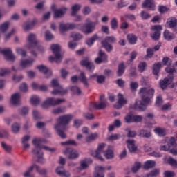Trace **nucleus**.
<instances>
[{"instance_id":"1","label":"nucleus","mask_w":177,"mask_h":177,"mask_svg":"<svg viewBox=\"0 0 177 177\" xmlns=\"http://www.w3.org/2000/svg\"><path fill=\"white\" fill-rule=\"evenodd\" d=\"M97 23L93 22L89 19L86 20V24L84 26L82 24H75V23H67V24H61L59 25V30L61 34L66 32L70 30H78L82 31L85 35H89L92 34L95 30H96V25Z\"/></svg>"},{"instance_id":"2","label":"nucleus","mask_w":177,"mask_h":177,"mask_svg":"<svg viewBox=\"0 0 177 177\" xmlns=\"http://www.w3.org/2000/svg\"><path fill=\"white\" fill-rule=\"evenodd\" d=\"M138 95L141 96L142 101L136 100L133 109L140 111H145L147 104L151 103V99L154 96V88L147 89L145 87L141 88L138 91Z\"/></svg>"},{"instance_id":"3","label":"nucleus","mask_w":177,"mask_h":177,"mask_svg":"<svg viewBox=\"0 0 177 177\" xmlns=\"http://www.w3.org/2000/svg\"><path fill=\"white\" fill-rule=\"evenodd\" d=\"M32 143L35 147V149H32V153L37 156V162H39V164H45L46 162L45 158H44V152L41 151L42 149L50 153L56 151L55 148H50L42 145V143H46V140L45 139H33Z\"/></svg>"},{"instance_id":"4","label":"nucleus","mask_w":177,"mask_h":177,"mask_svg":"<svg viewBox=\"0 0 177 177\" xmlns=\"http://www.w3.org/2000/svg\"><path fill=\"white\" fill-rule=\"evenodd\" d=\"M51 86L53 88H55L53 91H51V95H61L62 96H64V95H67L68 90L63 89V87L60 86L59 84V81L57 79H53L51 80Z\"/></svg>"},{"instance_id":"5","label":"nucleus","mask_w":177,"mask_h":177,"mask_svg":"<svg viewBox=\"0 0 177 177\" xmlns=\"http://www.w3.org/2000/svg\"><path fill=\"white\" fill-rule=\"evenodd\" d=\"M117 42V38L114 36H106L104 39L101 41L102 48L105 49L109 53L113 52V45L111 44H115Z\"/></svg>"},{"instance_id":"6","label":"nucleus","mask_w":177,"mask_h":177,"mask_svg":"<svg viewBox=\"0 0 177 177\" xmlns=\"http://www.w3.org/2000/svg\"><path fill=\"white\" fill-rule=\"evenodd\" d=\"M65 102L66 100L64 99L48 97L41 104V107L43 109H48V107H50V106H57L58 104H62V103H64Z\"/></svg>"},{"instance_id":"7","label":"nucleus","mask_w":177,"mask_h":177,"mask_svg":"<svg viewBox=\"0 0 177 177\" xmlns=\"http://www.w3.org/2000/svg\"><path fill=\"white\" fill-rule=\"evenodd\" d=\"M74 116L71 114H66L59 116L57 118L58 123L55 124L57 127H62L64 129L67 128V125L70 124Z\"/></svg>"},{"instance_id":"8","label":"nucleus","mask_w":177,"mask_h":177,"mask_svg":"<svg viewBox=\"0 0 177 177\" xmlns=\"http://www.w3.org/2000/svg\"><path fill=\"white\" fill-rule=\"evenodd\" d=\"M63 153L68 157V160H77L80 157L78 151L73 147L66 148Z\"/></svg>"},{"instance_id":"9","label":"nucleus","mask_w":177,"mask_h":177,"mask_svg":"<svg viewBox=\"0 0 177 177\" xmlns=\"http://www.w3.org/2000/svg\"><path fill=\"white\" fill-rule=\"evenodd\" d=\"M153 32L150 37L153 41H158L161 37V31H162V26L161 25H154L151 28Z\"/></svg>"},{"instance_id":"10","label":"nucleus","mask_w":177,"mask_h":177,"mask_svg":"<svg viewBox=\"0 0 177 177\" xmlns=\"http://www.w3.org/2000/svg\"><path fill=\"white\" fill-rule=\"evenodd\" d=\"M50 49L53 55L55 56L56 63L57 64L61 63L62 59H63V57H62V54L60 53L62 52V48H60V45L52 44L50 46Z\"/></svg>"},{"instance_id":"11","label":"nucleus","mask_w":177,"mask_h":177,"mask_svg":"<svg viewBox=\"0 0 177 177\" xmlns=\"http://www.w3.org/2000/svg\"><path fill=\"white\" fill-rule=\"evenodd\" d=\"M104 147H106V144L104 143H101L98 145L97 150L94 151L92 153V156L95 157L96 158H98L100 161H104V158L102 157V153H104Z\"/></svg>"},{"instance_id":"12","label":"nucleus","mask_w":177,"mask_h":177,"mask_svg":"<svg viewBox=\"0 0 177 177\" xmlns=\"http://www.w3.org/2000/svg\"><path fill=\"white\" fill-rule=\"evenodd\" d=\"M27 41L28 45L26 47L28 49H32V48H35V46H38V43L39 42L37 40V36L35 34L33 33H31L28 36Z\"/></svg>"},{"instance_id":"13","label":"nucleus","mask_w":177,"mask_h":177,"mask_svg":"<svg viewBox=\"0 0 177 177\" xmlns=\"http://www.w3.org/2000/svg\"><path fill=\"white\" fill-rule=\"evenodd\" d=\"M0 53H2L8 62H15V55H13V53L12 52V49L10 48H4L2 49L0 48Z\"/></svg>"},{"instance_id":"14","label":"nucleus","mask_w":177,"mask_h":177,"mask_svg":"<svg viewBox=\"0 0 177 177\" xmlns=\"http://www.w3.org/2000/svg\"><path fill=\"white\" fill-rule=\"evenodd\" d=\"M80 64L83 66L87 68L88 71L92 73L93 70H95V64L89 61L88 59H82L80 61Z\"/></svg>"},{"instance_id":"15","label":"nucleus","mask_w":177,"mask_h":177,"mask_svg":"<svg viewBox=\"0 0 177 177\" xmlns=\"http://www.w3.org/2000/svg\"><path fill=\"white\" fill-rule=\"evenodd\" d=\"M118 104H115L114 106V108L120 110V109H122L124 104H127V103H128V101L127 100V99L124 98V95L121 93H119L118 95Z\"/></svg>"},{"instance_id":"16","label":"nucleus","mask_w":177,"mask_h":177,"mask_svg":"<svg viewBox=\"0 0 177 177\" xmlns=\"http://www.w3.org/2000/svg\"><path fill=\"white\" fill-rule=\"evenodd\" d=\"M37 70L40 73L46 75V78H49L52 77V71H50L46 66L45 65H39L37 66Z\"/></svg>"},{"instance_id":"17","label":"nucleus","mask_w":177,"mask_h":177,"mask_svg":"<svg viewBox=\"0 0 177 177\" xmlns=\"http://www.w3.org/2000/svg\"><path fill=\"white\" fill-rule=\"evenodd\" d=\"M142 8H148L149 10H156V3L154 0H145L142 4Z\"/></svg>"},{"instance_id":"18","label":"nucleus","mask_w":177,"mask_h":177,"mask_svg":"<svg viewBox=\"0 0 177 177\" xmlns=\"http://www.w3.org/2000/svg\"><path fill=\"white\" fill-rule=\"evenodd\" d=\"M169 85H171V80L168 77H165L159 81V86L162 91H165Z\"/></svg>"},{"instance_id":"19","label":"nucleus","mask_w":177,"mask_h":177,"mask_svg":"<svg viewBox=\"0 0 177 177\" xmlns=\"http://www.w3.org/2000/svg\"><path fill=\"white\" fill-rule=\"evenodd\" d=\"M36 24H37L36 20L26 21L24 23L22 28L25 31H30V30H32V28L35 27Z\"/></svg>"},{"instance_id":"20","label":"nucleus","mask_w":177,"mask_h":177,"mask_svg":"<svg viewBox=\"0 0 177 177\" xmlns=\"http://www.w3.org/2000/svg\"><path fill=\"white\" fill-rule=\"evenodd\" d=\"M126 142L127 143V147L130 153H135L138 150V146L135 144V140L129 139Z\"/></svg>"},{"instance_id":"21","label":"nucleus","mask_w":177,"mask_h":177,"mask_svg":"<svg viewBox=\"0 0 177 177\" xmlns=\"http://www.w3.org/2000/svg\"><path fill=\"white\" fill-rule=\"evenodd\" d=\"M104 169L106 168L103 166H96L95 167V173L93 174L94 177H104Z\"/></svg>"},{"instance_id":"22","label":"nucleus","mask_w":177,"mask_h":177,"mask_svg":"<svg viewBox=\"0 0 177 177\" xmlns=\"http://www.w3.org/2000/svg\"><path fill=\"white\" fill-rule=\"evenodd\" d=\"M66 12H67V8H62L57 9L53 12L54 19H60L66 15Z\"/></svg>"},{"instance_id":"23","label":"nucleus","mask_w":177,"mask_h":177,"mask_svg":"<svg viewBox=\"0 0 177 177\" xmlns=\"http://www.w3.org/2000/svg\"><path fill=\"white\" fill-rule=\"evenodd\" d=\"M55 129L57 133L58 136H60V138H62V139H66L67 138V134H66V133H64V131H66V129H67V128L64 129L63 127H60V126H55Z\"/></svg>"},{"instance_id":"24","label":"nucleus","mask_w":177,"mask_h":177,"mask_svg":"<svg viewBox=\"0 0 177 177\" xmlns=\"http://www.w3.org/2000/svg\"><path fill=\"white\" fill-rule=\"evenodd\" d=\"M79 80L80 81V82H82L84 88H89V83L88 82V78H86L85 73L80 72Z\"/></svg>"},{"instance_id":"25","label":"nucleus","mask_w":177,"mask_h":177,"mask_svg":"<svg viewBox=\"0 0 177 177\" xmlns=\"http://www.w3.org/2000/svg\"><path fill=\"white\" fill-rule=\"evenodd\" d=\"M125 68H127V66H125V63L124 62L118 64L117 71L118 77H122V75H124V73H125Z\"/></svg>"},{"instance_id":"26","label":"nucleus","mask_w":177,"mask_h":177,"mask_svg":"<svg viewBox=\"0 0 177 177\" xmlns=\"http://www.w3.org/2000/svg\"><path fill=\"white\" fill-rule=\"evenodd\" d=\"M160 70H161V62L155 63L153 66V74L156 75V80H158Z\"/></svg>"},{"instance_id":"27","label":"nucleus","mask_w":177,"mask_h":177,"mask_svg":"<svg viewBox=\"0 0 177 177\" xmlns=\"http://www.w3.org/2000/svg\"><path fill=\"white\" fill-rule=\"evenodd\" d=\"M70 37L72 38L73 41H75V42H78V41H81V39L84 38V36L81 33L72 32L70 35Z\"/></svg>"},{"instance_id":"28","label":"nucleus","mask_w":177,"mask_h":177,"mask_svg":"<svg viewBox=\"0 0 177 177\" xmlns=\"http://www.w3.org/2000/svg\"><path fill=\"white\" fill-rule=\"evenodd\" d=\"M92 107L94 109H96L97 110H103L107 107V102H103V101H101L100 103H92L91 104Z\"/></svg>"},{"instance_id":"29","label":"nucleus","mask_w":177,"mask_h":177,"mask_svg":"<svg viewBox=\"0 0 177 177\" xmlns=\"http://www.w3.org/2000/svg\"><path fill=\"white\" fill-rule=\"evenodd\" d=\"M138 136L148 139L151 136V133L149 130L141 129L138 131Z\"/></svg>"},{"instance_id":"30","label":"nucleus","mask_w":177,"mask_h":177,"mask_svg":"<svg viewBox=\"0 0 177 177\" xmlns=\"http://www.w3.org/2000/svg\"><path fill=\"white\" fill-rule=\"evenodd\" d=\"M19 102H20V93H17L13 94L11 96L10 102L12 103V104H14L16 106V104H19Z\"/></svg>"},{"instance_id":"31","label":"nucleus","mask_w":177,"mask_h":177,"mask_svg":"<svg viewBox=\"0 0 177 177\" xmlns=\"http://www.w3.org/2000/svg\"><path fill=\"white\" fill-rule=\"evenodd\" d=\"M104 156L106 160H113L114 158V151L108 149L104 151Z\"/></svg>"},{"instance_id":"32","label":"nucleus","mask_w":177,"mask_h":177,"mask_svg":"<svg viewBox=\"0 0 177 177\" xmlns=\"http://www.w3.org/2000/svg\"><path fill=\"white\" fill-rule=\"evenodd\" d=\"M127 39L131 45H135V44H136V42L138 41V37L133 34L127 35Z\"/></svg>"},{"instance_id":"33","label":"nucleus","mask_w":177,"mask_h":177,"mask_svg":"<svg viewBox=\"0 0 177 177\" xmlns=\"http://www.w3.org/2000/svg\"><path fill=\"white\" fill-rule=\"evenodd\" d=\"M163 36L165 39L167 41H172V39H175V35L171 33L169 30H165L163 32Z\"/></svg>"},{"instance_id":"34","label":"nucleus","mask_w":177,"mask_h":177,"mask_svg":"<svg viewBox=\"0 0 177 177\" xmlns=\"http://www.w3.org/2000/svg\"><path fill=\"white\" fill-rule=\"evenodd\" d=\"M97 39H99V36L95 34L90 39L86 40V45H88V46H92V45H93V44H95V41H97Z\"/></svg>"},{"instance_id":"35","label":"nucleus","mask_w":177,"mask_h":177,"mask_svg":"<svg viewBox=\"0 0 177 177\" xmlns=\"http://www.w3.org/2000/svg\"><path fill=\"white\" fill-rule=\"evenodd\" d=\"M153 167H156V161L154 160H148L145 162L143 168L144 169H150V168H153Z\"/></svg>"},{"instance_id":"36","label":"nucleus","mask_w":177,"mask_h":177,"mask_svg":"<svg viewBox=\"0 0 177 177\" xmlns=\"http://www.w3.org/2000/svg\"><path fill=\"white\" fill-rule=\"evenodd\" d=\"M34 168H35L36 171L37 172V174L39 175H46V174L48 173V171H46V169L43 168L41 169V167H39V166H38L37 165H33Z\"/></svg>"},{"instance_id":"37","label":"nucleus","mask_w":177,"mask_h":177,"mask_svg":"<svg viewBox=\"0 0 177 177\" xmlns=\"http://www.w3.org/2000/svg\"><path fill=\"white\" fill-rule=\"evenodd\" d=\"M34 60L32 59H25L21 61V67H23V68H26V67H28V66H32V62Z\"/></svg>"},{"instance_id":"38","label":"nucleus","mask_w":177,"mask_h":177,"mask_svg":"<svg viewBox=\"0 0 177 177\" xmlns=\"http://www.w3.org/2000/svg\"><path fill=\"white\" fill-rule=\"evenodd\" d=\"M98 56L100 57L103 63H107L109 56L107 55V54H106L105 52H104L102 50H100L99 52H98Z\"/></svg>"},{"instance_id":"39","label":"nucleus","mask_w":177,"mask_h":177,"mask_svg":"<svg viewBox=\"0 0 177 177\" xmlns=\"http://www.w3.org/2000/svg\"><path fill=\"white\" fill-rule=\"evenodd\" d=\"M167 24H168L170 28H174V27H176L177 26V20L174 17L169 18Z\"/></svg>"},{"instance_id":"40","label":"nucleus","mask_w":177,"mask_h":177,"mask_svg":"<svg viewBox=\"0 0 177 177\" xmlns=\"http://www.w3.org/2000/svg\"><path fill=\"white\" fill-rule=\"evenodd\" d=\"M70 90L71 91V92H73L74 95H77V96H80V95H82V93L81 88H80V87H78L77 86H71Z\"/></svg>"},{"instance_id":"41","label":"nucleus","mask_w":177,"mask_h":177,"mask_svg":"<svg viewBox=\"0 0 177 177\" xmlns=\"http://www.w3.org/2000/svg\"><path fill=\"white\" fill-rule=\"evenodd\" d=\"M41 102V98L38 96H34L30 98V104L32 106H38Z\"/></svg>"},{"instance_id":"42","label":"nucleus","mask_w":177,"mask_h":177,"mask_svg":"<svg viewBox=\"0 0 177 177\" xmlns=\"http://www.w3.org/2000/svg\"><path fill=\"white\" fill-rule=\"evenodd\" d=\"M142 167V163L140 162H136L134 165L131 168V171L133 174H136L139 169Z\"/></svg>"},{"instance_id":"43","label":"nucleus","mask_w":177,"mask_h":177,"mask_svg":"<svg viewBox=\"0 0 177 177\" xmlns=\"http://www.w3.org/2000/svg\"><path fill=\"white\" fill-rule=\"evenodd\" d=\"M77 46H78V43L74 40H71L68 42V48L71 50H75Z\"/></svg>"},{"instance_id":"44","label":"nucleus","mask_w":177,"mask_h":177,"mask_svg":"<svg viewBox=\"0 0 177 177\" xmlns=\"http://www.w3.org/2000/svg\"><path fill=\"white\" fill-rule=\"evenodd\" d=\"M81 9V5L80 4H75L71 8V16H75L77 15V12Z\"/></svg>"},{"instance_id":"45","label":"nucleus","mask_w":177,"mask_h":177,"mask_svg":"<svg viewBox=\"0 0 177 177\" xmlns=\"http://www.w3.org/2000/svg\"><path fill=\"white\" fill-rule=\"evenodd\" d=\"M140 17L142 20H149L151 17V15L149 12H146L145 10H142L140 12Z\"/></svg>"},{"instance_id":"46","label":"nucleus","mask_w":177,"mask_h":177,"mask_svg":"<svg viewBox=\"0 0 177 177\" xmlns=\"http://www.w3.org/2000/svg\"><path fill=\"white\" fill-rule=\"evenodd\" d=\"M97 133H91L86 138V142H87V143H90V142H93V140L97 139Z\"/></svg>"},{"instance_id":"47","label":"nucleus","mask_w":177,"mask_h":177,"mask_svg":"<svg viewBox=\"0 0 177 177\" xmlns=\"http://www.w3.org/2000/svg\"><path fill=\"white\" fill-rule=\"evenodd\" d=\"M110 24L112 30H117L118 28V21H117V18H113Z\"/></svg>"},{"instance_id":"48","label":"nucleus","mask_w":177,"mask_h":177,"mask_svg":"<svg viewBox=\"0 0 177 177\" xmlns=\"http://www.w3.org/2000/svg\"><path fill=\"white\" fill-rule=\"evenodd\" d=\"M12 131L14 133H17L20 131V124L15 122L12 124Z\"/></svg>"},{"instance_id":"49","label":"nucleus","mask_w":177,"mask_h":177,"mask_svg":"<svg viewBox=\"0 0 177 177\" xmlns=\"http://www.w3.org/2000/svg\"><path fill=\"white\" fill-rule=\"evenodd\" d=\"M9 30V22H4L0 26V31L6 32Z\"/></svg>"},{"instance_id":"50","label":"nucleus","mask_w":177,"mask_h":177,"mask_svg":"<svg viewBox=\"0 0 177 177\" xmlns=\"http://www.w3.org/2000/svg\"><path fill=\"white\" fill-rule=\"evenodd\" d=\"M160 175V169H155L152 170L150 173L147 174V177H156Z\"/></svg>"},{"instance_id":"51","label":"nucleus","mask_w":177,"mask_h":177,"mask_svg":"<svg viewBox=\"0 0 177 177\" xmlns=\"http://www.w3.org/2000/svg\"><path fill=\"white\" fill-rule=\"evenodd\" d=\"M138 88H139V83L137 82H130V89L132 91V92H136Z\"/></svg>"},{"instance_id":"52","label":"nucleus","mask_w":177,"mask_h":177,"mask_svg":"<svg viewBox=\"0 0 177 177\" xmlns=\"http://www.w3.org/2000/svg\"><path fill=\"white\" fill-rule=\"evenodd\" d=\"M158 10L160 13V15H164V13L169 10V8L167 7V6H159Z\"/></svg>"},{"instance_id":"53","label":"nucleus","mask_w":177,"mask_h":177,"mask_svg":"<svg viewBox=\"0 0 177 177\" xmlns=\"http://www.w3.org/2000/svg\"><path fill=\"white\" fill-rule=\"evenodd\" d=\"M1 147L7 153H9L12 150V146L6 144L5 142H1Z\"/></svg>"},{"instance_id":"54","label":"nucleus","mask_w":177,"mask_h":177,"mask_svg":"<svg viewBox=\"0 0 177 177\" xmlns=\"http://www.w3.org/2000/svg\"><path fill=\"white\" fill-rule=\"evenodd\" d=\"M155 132L157 133L159 136H165V129L158 127L155 129Z\"/></svg>"},{"instance_id":"55","label":"nucleus","mask_w":177,"mask_h":177,"mask_svg":"<svg viewBox=\"0 0 177 177\" xmlns=\"http://www.w3.org/2000/svg\"><path fill=\"white\" fill-rule=\"evenodd\" d=\"M0 138L2 139H9V133L5 129L0 131Z\"/></svg>"},{"instance_id":"56","label":"nucleus","mask_w":177,"mask_h":177,"mask_svg":"<svg viewBox=\"0 0 177 177\" xmlns=\"http://www.w3.org/2000/svg\"><path fill=\"white\" fill-rule=\"evenodd\" d=\"M168 146H169V149L176 147V142L175 140V137L170 138V139L169 140Z\"/></svg>"},{"instance_id":"57","label":"nucleus","mask_w":177,"mask_h":177,"mask_svg":"<svg viewBox=\"0 0 177 177\" xmlns=\"http://www.w3.org/2000/svg\"><path fill=\"white\" fill-rule=\"evenodd\" d=\"M28 107L24 106L19 109V113L21 115H27L28 114Z\"/></svg>"},{"instance_id":"58","label":"nucleus","mask_w":177,"mask_h":177,"mask_svg":"<svg viewBox=\"0 0 177 177\" xmlns=\"http://www.w3.org/2000/svg\"><path fill=\"white\" fill-rule=\"evenodd\" d=\"M146 67H147V64L146 62H141L138 64V71L140 73H143L146 70Z\"/></svg>"},{"instance_id":"59","label":"nucleus","mask_w":177,"mask_h":177,"mask_svg":"<svg viewBox=\"0 0 177 177\" xmlns=\"http://www.w3.org/2000/svg\"><path fill=\"white\" fill-rule=\"evenodd\" d=\"M66 111V108L58 107L53 110V114H62Z\"/></svg>"},{"instance_id":"60","label":"nucleus","mask_w":177,"mask_h":177,"mask_svg":"<svg viewBox=\"0 0 177 177\" xmlns=\"http://www.w3.org/2000/svg\"><path fill=\"white\" fill-rule=\"evenodd\" d=\"M45 38L46 41H52V39H53V35L50 31L46 30L45 32Z\"/></svg>"},{"instance_id":"61","label":"nucleus","mask_w":177,"mask_h":177,"mask_svg":"<svg viewBox=\"0 0 177 177\" xmlns=\"http://www.w3.org/2000/svg\"><path fill=\"white\" fill-rule=\"evenodd\" d=\"M83 117L86 119V120H95V115H93V113H84L83 114Z\"/></svg>"},{"instance_id":"62","label":"nucleus","mask_w":177,"mask_h":177,"mask_svg":"<svg viewBox=\"0 0 177 177\" xmlns=\"http://www.w3.org/2000/svg\"><path fill=\"white\" fill-rule=\"evenodd\" d=\"M168 163L171 167H174V168H177V160L174 159V158H169Z\"/></svg>"},{"instance_id":"63","label":"nucleus","mask_w":177,"mask_h":177,"mask_svg":"<svg viewBox=\"0 0 177 177\" xmlns=\"http://www.w3.org/2000/svg\"><path fill=\"white\" fill-rule=\"evenodd\" d=\"M83 122L81 119H75L73 121V127L75 128H79L81 125H82Z\"/></svg>"},{"instance_id":"64","label":"nucleus","mask_w":177,"mask_h":177,"mask_svg":"<svg viewBox=\"0 0 177 177\" xmlns=\"http://www.w3.org/2000/svg\"><path fill=\"white\" fill-rule=\"evenodd\" d=\"M175 176V172L171 171H166L164 173V177H174Z\"/></svg>"}]
</instances>
